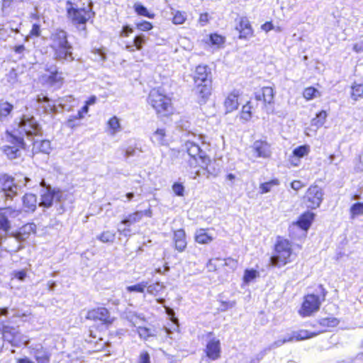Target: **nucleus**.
I'll return each instance as SVG.
<instances>
[{
	"instance_id": "nucleus-1",
	"label": "nucleus",
	"mask_w": 363,
	"mask_h": 363,
	"mask_svg": "<svg viewBox=\"0 0 363 363\" xmlns=\"http://www.w3.org/2000/svg\"><path fill=\"white\" fill-rule=\"evenodd\" d=\"M204 139L205 137L203 135H200L198 138L199 140H201L202 146H201L198 142L191 140H187L183 146L184 150L186 151L190 157L189 160V165L191 167L199 166L201 169L195 171L194 175L192 177L193 179H196L201 176L208 178L209 176V172L207 170V167L211 160L210 158L207 157L202 147L207 146Z\"/></svg>"
},
{
	"instance_id": "nucleus-2",
	"label": "nucleus",
	"mask_w": 363,
	"mask_h": 363,
	"mask_svg": "<svg viewBox=\"0 0 363 363\" xmlns=\"http://www.w3.org/2000/svg\"><path fill=\"white\" fill-rule=\"evenodd\" d=\"M50 46L54 52V59L62 62L74 60L72 45L67 40V33L62 29L53 30L50 36Z\"/></svg>"
},
{
	"instance_id": "nucleus-3",
	"label": "nucleus",
	"mask_w": 363,
	"mask_h": 363,
	"mask_svg": "<svg viewBox=\"0 0 363 363\" xmlns=\"http://www.w3.org/2000/svg\"><path fill=\"white\" fill-rule=\"evenodd\" d=\"M194 91L199 103H205L211 95V72L206 65H199L194 73Z\"/></svg>"
},
{
	"instance_id": "nucleus-4",
	"label": "nucleus",
	"mask_w": 363,
	"mask_h": 363,
	"mask_svg": "<svg viewBox=\"0 0 363 363\" xmlns=\"http://www.w3.org/2000/svg\"><path fill=\"white\" fill-rule=\"evenodd\" d=\"M67 16L74 24L82 25V29L86 30L85 23L95 15L93 11V2L89 1L83 7H75L74 4L67 1L66 3Z\"/></svg>"
},
{
	"instance_id": "nucleus-5",
	"label": "nucleus",
	"mask_w": 363,
	"mask_h": 363,
	"mask_svg": "<svg viewBox=\"0 0 363 363\" xmlns=\"http://www.w3.org/2000/svg\"><path fill=\"white\" fill-rule=\"evenodd\" d=\"M291 245L287 240H280L275 245V253L270 257L272 266L281 267L291 261Z\"/></svg>"
},
{
	"instance_id": "nucleus-6",
	"label": "nucleus",
	"mask_w": 363,
	"mask_h": 363,
	"mask_svg": "<svg viewBox=\"0 0 363 363\" xmlns=\"http://www.w3.org/2000/svg\"><path fill=\"white\" fill-rule=\"evenodd\" d=\"M147 101L157 114L167 116L172 112L171 99L158 89L150 92Z\"/></svg>"
},
{
	"instance_id": "nucleus-7",
	"label": "nucleus",
	"mask_w": 363,
	"mask_h": 363,
	"mask_svg": "<svg viewBox=\"0 0 363 363\" xmlns=\"http://www.w3.org/2000/svg\"><path fill=\"white\" fill-rule=\"evenodd\" d=\"M18 133L21 135H26L28 139L34 136L41 135L43 130L40 125L33 116H23L18 123Z\"/></svg>"
},
{
	"instance_id": "nucleus-8",
	"label": "nucleus",
	"mask_w": 363,
	"mask_h": 363,
	"mask_svg": "<svg viewBox=\"0 0 363 363\" xmlns=\"http://www.w3.org/2000/svg\"><path fill=\"white\" fill-rule=\"evenodd\" d=\"M6 141L8 144L3 145L1 149L7 158L14 160L21 157L22 150L25 148L23 138L8 133L6 135Z\"/></svg>"
},
{
	"instance_id": "nucleus-9",
	"label": "nucleus",
	"mask_w": 363,
	"mask_h": 363,
	"mask_svg": "<svg viewBox=\"0 0 363 363\" xmlns=\"http://www.w3.org/2000/svg\"><path fill=\"white\" fill-rule=\"evenodd\" d=\"M2 335L4 340L9 342L12 346L20 347L24 345L26 347H28L30 341L28 337L21 334L16 328L4 325Z\"/></svg>"
},
{
	"instance_id": "nucleus-10",
	"label": "nucleus",
	"mask_w": 363,
	"mask_h": 363,
	"mask_svg": "<svg viewBox=\"0 0 363 363\" xmlns=\"http://www.w3.org/2000/svg\"><path fill=\"white\" fill-rule=\"evenodd\" d=\"M20 189L21 186L15 184L12 177L8 175L0 177V199L11 201Z\"/></svg>"
},
{
	"instance_id": "nucleus-11",
	"label": "nucleus",
	"mask_w": 363,
	"mask_h": 363,
	"mask_svg": "<svg viewBox=\"0 0 363 363\" xmlns=\"http://www.w3.org/2000/svg\"><path fill=\"white\" fill-rule=\"evenodd\" d=\"M40 185L43 187L41 193V201L39 206L49 208L54 201L61 202L63 193L60 190L52 189L50 186H46L44 180H42Z\"/></svg>"
},
{
	"instance_id": "nucleus-12",
	"label": "nucleus",
	"mask_w": 363,
	"mask_h": 363,
	"mask_svg": "<svg viewBox=\"0 0 363 363\" xmlns=\"http://www.w3.org/2000/svg\"><path fill=\"white\" fill-rule=\"evenodd\" d=\"M320 303L321 301L318 295L308 294L305 296L298 313L303 317L310 316L319 310Z\"/></svg>"
},
{
	"instance_id": "nucleus-13",
	"label": "nucleus",
	"mask_w": 363,
	"mask_h": 363,
	"mask_svg": "<svg viewBox=\"0 0 363 363\" xmlns=\"http://www.w3.org/2000/svg\"><path fill=\"white\" fill-rule=\"evenodd\" d=\"M33 106L40 114H53L58 111L55 104L47 96L43 94H39L36 96Z\"/></svg>"
},
{
	"instance_id": "nucleus-14",
	"label": "nucleus",
	"mask_w": 363,
	"mask_h": 363,
	"mask_svg": "<svg viewBox=\"0 0 363 363\" xmlns=\"http://www.w3.org/2000/svg\"><path fill=\"white\" fill-rule=\"evenodd\" d=\"M323 196L322 189L318 186L309 187L305 196L308 208L315 209L319 207L323 200Z\"/></svg>"
},
{
	"instance_id": "nucleus-15",
	"label": "nucleus",
	"mask_w": 363,
	"mask_h": 363,
	"mask_svg": "<svg viewBox=\"0 0 363 363\" xmlns=\"http://www.w3.org/2000/svg\"><path fill=\"white\" fill-rule=\"evenodd\" d=\"M212 333L208 334L209 340L207 341L205 352L208 358L215 361L220 357L221 347L220 340L215 337H211Z\"/></svg>"
},
{
	"instance_id": "nucleus-16",
	"label": "nucleus",
	"mask_w": 363,
	"mask_h": 363,
	"mask_svg": "<svg viewBox=\"0 0 363 363\" xmlns=\"http://www.w3.org/2000/svg\"><path fill=\"white\" fill-rule=\"evenodd\" d=\"M48 74L42 76V82L55 88H60L63 83L62 73L57 72L55 67L47 69Z\"/></svg>"
},
{
	"instance_id": "nucleus-17",
	"label": "nucleus",
	"mask_w": 363,
	"mask_h": 363,
	"mask_svg": "<svg viewBox=\"0 0 363 363\" xmlns=\"http://www.w3.org/2000/svg\"><path fill=\"white\" fill-rule=\"evenodd\" d=\"M86 318L92 320H100L106 324H111L113 321L110 318L108 311L103 307L89 311Z\"/></svg>"
},
{
	"instance_id": "nucleus-18",
	"label": "nucleus",
	"mask_w": 363,
	"mask_h": 363,
	"mask_svg": "<svg viewBox=\"0 0 363 363\" xmlns=\"http://www.w3.org/2000/svg\"><path fill=\"white\" fill-rule=\"evenodd\" d=\"M19 213L18 211L13 210L9 207L1 208L0 210V230L6 233L10 228L9 218H15Z\"/></svg>"
},
{
	"instance_id": "nucleus-19",
	"label": "nucleus",
	"mask_w": 363,
	"mask_h": 363,
	"mask_svg": "<svg viewBox=\"0 0 363 363\" xmlns=\"http://www.w3.org/2000/svg\"><path fill=\"white\" fill-rule=\"evenodd\" d=\"M252 150L256 157L268 158L272 153L270 145L264 140L255 141Z\"/></svg>"
},
{
	"instance_id": "nucleus-20",
	"label": "nucleus",
	"mask_w": 363,
	"mask_h": 363,
	"mask_svg": "<svg viewBox=\"0 0 363 363\" xmlns=\"http://www.w3.org/2000/svg\"><path fill=\"white\" fill-rule=\"evenodd\" d=\"M313 218L314 214L313 213L307 212L303 213L296 223H294L290 226V231H292L296 228H299L302 230L306 231L310 228Z\"/></svg>"
},
{
	"instance_id": "nucleus-21",
	"label": "nucleus",
	"mask_w": 363,
	"mask_h": 363,
	"mask_svg": "<svg viewBox=\"0 0 363 363\" xmlns=\"http://www.w3.org/2000/svg\"><path fill=\"white\" fill-rule=\"evenodd\" d=\"M236 30L240 33V38L247 39L253 35V30L250 21L245 17L240 18L239 25L236 26Z\"/></svg>"
},
{
	"instance_id": "nucleus-22",
	"label": "nucleus",
	"mask_w": 363,
	"mask_h": 363,
	"mask_svg": "<svg viewBox=\"0 0 363 363\" xmlns=\"http://www.w3.org/2000/svg\"><path fill=\"white\" fill-rule=\"evenodd\" d=\"M240 96V92L238 90H233L228 94L224 101V106L226 113H230L238 108L239 102L238 98Z\"/></svg>"
},
{
	"instance_id": "nucleus-23",
	"label": "nucleus",
	"mask_w": 363,
	"mask_h": 363,
	"mask_svg": "<svg viewBox=\"0 0 363 363\" xmlns=\"http://www.w3.org/2000/svg\"><path fill=\"white\" fill-rule=\"evenodd\" d=\"M274 90L272 87H263L259 91L255 93L257 101H263L265 104H271L274 101Z\"/></svg>"
},
{
	"instance_id": "nucleus-24",
	"label": "nucleus",
	"mask_w": 363,
	"mask_h": 363,
	"mask_svg": "<svg viewBox=\"0 0 363 363\" xmlns=\"http://www.w3.org/2000/svg\"><path fill=\"white\" fill-rule=\"evenodd\" d=\"M185 232L183 229L176 230L174 233L175 248L179 252H183L186 247Z\"/></svg>"
},
{
	"instance_id": "nucleus-25",
	"label": "nucleus",
	"mask_w": 363,
	"mask_h": 363,
	"mask_svg": "<svg viewBox=\"0 0 363 363\" xmlns=\"http://www.w3.org/2000/svg\"><path fill=\"white\" fill-rule=\"evenodd\" d=\"M151 141L157 146L167 145L168 140L165 130L163 128L157 129L151 136Z\"/></svg>"
},
{
	"instance_id": "nucleus-26",
	"label": "nucleus",
	"mask_w": 363,
	"mask_h": 363,
	"mask_svg": "<svg viewBox=\"0 0 363 363\" xmlns=\"http://www.w3.org/2000/svg\"><path fill=\"white\" fill-rule=\"evenodd\" d=\"M13 106L4 100H0V121H8L11 118Z\"/></svg>"
},
{
	"instance_id": "nucleus-27",
	"label": "nucleus",
	"mask_w": 363,
	"mask_h": 363,
	"mask_svg": "<svg viewBox=\"0 0 363 363\" xmlns=\"http://www.w3.org/2000/svg\"><path fill=\"white\" fill-rule=\"evenodd\" d=\"M37 197L33 194H26L23 197V208L26 212L35 211L37 206Z\"/></svg>"
},
{
	"instance_id": "nucleus-28",
	"label": "nucleus",
	"mask_w": 363,
	"mask_h": 363,
	"mask_svg": "<svg viewBox=\"0 0 363 363\" xmlns=\"http://www.w3.org/2000/svg\"><path fill=\"white\" fill-rule=\"evenodd\" d=\"M52 150L50 141L48 140H43L40 141H35L33 143V152H42L43 154H50Z\"/></svg>"
},
{
	"instance_id": "nucleus-29",
	"label": "nucleus",
	"mask_w": 363,
	"mask_h": 363,
	"mask_svg": "<svg viewBox=\"0 0 363 363\" xmlns=\"http://www.w3.org/2000/svg\"><path fill=\"white\" fill-rule=\"evenodd\" d=\"M213 240V235L208 233L206 229L200 228L195 233V240L199 244H208Z\"/></svg>"
},
{
	"instance_id": "nucleus-30",
	"label": "nucleus",
	"mask_w": 363,
	"mask_h": 363,
	"mask_svg": "<svg viewBox=\"0 0 363 363\" xmlns=\"http://www.w3.org/2000/svg\"><path fill=\"white\" fill-rule=\"evenodd\" d=\"M143 218L142 211H136L135 213L129 214L124 219H123L120 225H124L125 226H130L131 225L136 223L141 220Z\"/></svg>"
},
{
	"instance_id": "nucleus-31",
	"label": "nucleus",
	"mask_w": 363,
	"mask_h": 363,
	"mask_svg": "<svg viewBox=\"0 0 363 363\" xmlns=\"http://www.w3.org/2000/svg\"><path fill=\"white\" fill-rule=\"evenodd\" d=\"M145 42V35L143 34L138 35L134 38L133 44L125 45V49L129 52H134L135 50H140Z\"/></svg>"
},
{
	"instance_id": "nucleus-32",
	"label": "nucleus",
	"mask_w": 363,
	"mask_h": 363,
	"mask_svg": "<svg viewBox=\"0 0 363 363\" xmlns=\"http://www.w3.org/2000/svg\"><path fill=\"white\" fill-rule=\"evenodd\" d=\"M124 318L131 324L132 326H139L144 322V318L133 311H126L124 313Z\"/></svg>"
},
{
	"instance_id": "nucleus-33",
	"label": "nucleus",
	"mask_w": 363,
	"mask_h": 363,
	"mask_svg": "<svg viewBox=\"0 0 363 363\" xmlns=\"http://www.w3.org/2000/svg\"><path fill=\"white\" fill-rule=\"evenodd\" d=\"M317 335H318V333H311L306 330H301L298 331L293 332L292 334L290 335V336H291V340L293 342L294 340H296V341L303 340L314 337Z\"/></svg>"
},
{
	"instance_id": "nucleus-34",
	"label": "nucleus",
	"mask_w": 363,
	"mask_h": 363,
	"mask_svg": "<svg viewBox=\"0 0 363 363\" xmlns=\"http://www.w3.org/2000/svg\"><path fill=\"white\" fill-rule=\"evenodd\" d=\"M107 126L108 132L111 135H115L121 130L119 119L116 116H113L108 120Z\"/></svg>"
},
{
	"instance_id": "nucleus-35",
	"label": "nucleus",
	"mask_w": 363,
	"mask_h": 363,
	"mask_svg": "<svg viewBox=\"0 0 363 363\" xmlns=\"http://www.w3.org/2000/svg\"><path fill=\"white\" fill-rule=\"evenodd\" d=\"M309 152H310V147L306 145L298 146V147H296L293 150V155H294L296 162H294L293 160H291V163L294 165H298V159L307 155L309 153Z\"/></svg>"
},
{
	"instance_id": "nucleus-36",
	"label": "nucleus",
	"mask_w": 363,
	"mask_h": 363,
	"mask_svg": "<svg viewBox=\"0 0 363 363\" xmlns=\"http://www.w3.org/2000/svg\"><path fill=\"white\" fill-rule=\"evenodd\" d=\"M116 233L114 230H104L96 236V239L103 243H113L115 241Z\"/></svg>"
},
{
	"instance_id": "nucleus-37",
	"label": "nucleus",
	"mask_w": 363,
	"mask_h": 363,
	"mask_svg": "<svg viewBox=\"0 0 363 363\" xmlns=\"http://www.w3.org/2000/svg\"><path fill=\"white\" fill-rule=\"evenodd\" d=\"M351 98L354 101H357L359 98H363V82H354L351 86Z\"/></svg>"
},
{
	"instance_id": "nucleus-38",
	"label": "nucleus",
	"mask_w": 363,
	"mask_h": 363,
	"mask_svg": "<svg viewBox=\"0 0 363 363\" xmlns=\"http://www.w3.org/2000/svg\"><path fill=\"white\" fill-rule=\"evenodd\" d=\"M327 117V113L325 111H321L316 114V116L311 121V125L315 127L316 129L320 128L325 123Z\"/></svg>"
},
{
	"instance_id": "nucleus-39",
	"label": "nucleus",
	"mask_w": 363,
	"mask_h": 363,
	"mask_svg": "<svg viewBox=\"0 0 363 363\" xmlns=\"http://www.w3.org/2000/svg\"><path fill=\"white\" fill-rule=\"evenodd\" d=\"M165 288L163 283L157 281L154 284H149L147 282V286L146 287L147 292L153 296H157L159 293Z\"/></svg>"
},
{
	"instance_id": "nucleus-40",
	"label": "nucleus",
	"mask_w": 363,
	"mask_h": 363,
	"mask_svg": "<svg viewBox=\"0 0 363 363\" xmlns=\"http://www.w3.org/2000/svg\"><path fill=\"white\" fill-rule=\"evenodd\" d=\"M135 11L137 13L138 15L143 16L147 17L149 18H154L155 14L150 13L146 7H145L143 5H142L139 2L135 3L133 6Z\"/></svg>"
},
{
	"instance_id": "nucleus-41",
	"label": "nucleus",
	"mask_w": 363,
	"mask_h": 363,
	"mask_svg": "<svg viewBox=\"0 0 363 363\" xmlns=\"http://www.w3.org/2000/svg\"><path fill=\"white\" fill-rule=\"evenodd\" d=\"M279 184V182L276 179L267 182L262 183L259 186V193L262 194L268 193L271 191L272 187L278 186Z\"/></svg>"
},
{
	"instance_id": "nucleus-42",
	"label": "nucleus",
	"mask_w": 363,
	"mask_h": 363,
	"mask_svg": "<svg viewBox=\"0 0 363 363\" xmlns=\"http://www.w3.org/2000/svg\"><path fill=\"white\" fill-rule=\"evenodd\" d=\"M147 286V281H142L135 285L127 286L126 291L128 292L144 293Z\"/></svg>"
},
{
	"instance_id": "nucleus-43",
	"label": "nucleus",
	"mask_w": 363,
	"mask_h": 363,
	"mask_svg": "<svg viewBox=\"0 0 363 363\" xmlns=\"http://www.w3.org/2000/svg\"><path fill=\"white\" fill-rule=\"evenodd\" d=\"M33 356L37 363L40 362V360H45V359L50 360V355L40 345H39V348L35 350Z\"/></svg>"
},
{
	"instance_id": "nucleus-44",
	"label": "nucleus",
	"mask_w": 363,
	"mask_h": 363,
	"mask_svg": "<svg viewBox=\"0 0 363 363\" xmlns=\"http://www.w3.org/2000/svg\"><path fill=\"white\" fill-rule=\"evenodd\" d=\"M339 320L334 317L321 318L319 324L324 328L335 327L338 325Z\"/></svg>"
},
{
	"instance_id": "nucleus-45",
	"label": "nucleus",
	"mask_w": 363,
	"mask_h": 363,
	"mask_svg": "<svg viewBox=\"0 0 363 363\" xmlns=\"http://www.w3.org/2000/svg\"><path fill=\"white\" fill-rule=\"evenodd\" d=\"M351 218L363 215V203H355L350 208Z\"/></svg>"
},
{
	"instance_id": "nucleus-46",
	"label": "nucleus",
	"mask_w": 363,
	"mask_h": 363,
	"mask_svg": "<svg viewBox=\"0 0 363 363\" xmlns=\"http://www.w3.org/2000/svg\"><path fill=\"white\" fill-rule=\"evenodd\" d=\"M303 96L306 100H311L320 96V94L319 91L316 89L310 86L304 89Z\"/></svg>"
},
{
	"instance_id": "nucleus-47",
	"label": "nucleus",
	"mask_w": 363,
	"mask_h": 363,
	"mask_svg": "<svg viewBox=\"0 0 363 363\" xmlns=\"http://www.w3.org/2000/svg\"><path fill=\"white\" fill-rule=\"evenodd\" d=\"M174 14L172 22L176 25L183 24L186 20V15L185 12H182L179 11H175V13H172Z\"/></svg>"
},
{
	"instance_id": "nucleus-48",
	"label": "nucleus",
	"mask_w": 363,
	"mask_h": 363,
	"mask_svg": "<svg viewBox=\"0 0 363 363\" xmlns=\"http://www.w3.org/2000/svg\"><path fill=\"white\" fill-rule=\"evenodd\" d=\"M36 231V225L33 223H27L24 225L20 230L19 234L20 235H30L31 233H35Z\"/></svg>"
},
{
	"instance_id": "nucleus-49",
	"label": "nucleus",
	"mask_w": 363,
	"mask_h": 363,
	"mask_svg": "<svg viewBox=\"0 0 363 363\" xmlns=\"http://www.w3.org/2000/svg\"><path fill=\"white\" fill-rule=\"evenodd\" d=\"M292 342L291 337L290 335H287L284 337L279 339V340H276L275 342H274L273 343H272L269 346L268 349L273 350V349L277 348L279 347H281L284 344H285L286 342Z\"/></svg>"
},
{
	"instance_id": "nucleus-50",
	"label": "nucleus",
	"mask_w": 363,
	"mask_h": 363,
	"mask_svg": "<svg viewBox=\"0 0 363 363\" xmlns=\"http://www.w3.org/2000/svg\"><path fill=\"white\" fill-rule=\"evenodd\" d=\"M258 275V272L255 269H246L243 277L244 281L245 283H249L255 279Z\"/></svg>"
},
{
	"instance_id": "nucleus-51",
	"label": "nucleus",
	"mask_w": 363,
	"mask_h": 363,
	"mask_svg": "<svg viewBox=\"0 0 363 363\" xmlns=\"http://www.w3.org/2000/svg\"><path fill=\"white\" fill-rule=\"evenodd\" d=\"M91 58L97 62H103L106 60L105 52L100 49H95L91 51Z\"/></svg>"
},
{
	"instance_id": "nucleus-52",
	"label": "nucleus",
	"mask_w": 363,
	"mask_h": 363,
	"mask_svg": "<svg viewBox=\"0 0 363 363\" xmlns=\"http://www.w3.org/2000/svg\"><path fill=\"white\" fill-rule=\"evenodd\" d=\"M251 106H250V102H248L246 105L242 106L240 118L242 120L247 121L251 118Z\"/></svg>"
},
{
	"instance_id": "nucleus-53",
	"label": "nucleus",
	"mask_w": 363,
	"mask_h": 363,
	"mask_svg": "<svg viewBox=\"0 0 363 363\" xmlns=\"http://www.w3.org/2000/svg\"><path fill=\"white\" fill-rule=\"evenodd\" d=\"M354 165L356 172H363V151L354 160Z\"/></svg>"
},
{
	"instance_id": "nucleus-54",
	"label": "nucleus",
	"mask_w": 363,
	"mask_h": 363,
	"mask_svg": "<svg viewBox=\"0 0 363 363\" xmlns=\"http://www.w3.org/2000/svg\"><path fill=\"white\" fill-rule=\"evenodd\" d=\"M210 41L212 45L220 46L224 43V38L216 33L210 35Z\"/></svg>"
},
{
	"instance_id": "nucleus-55",
	"label": "nucleus",
	"mask_w": 363,
	"mask_h": 363,
	"mask_svg": "<svg viewBox=\"0 0 363 363\" xmlns=\"http://www.w3.org/2000/svg\"><path fill=\"white\" fill-rule=\"evenodd\" d=\"M172 190L175 195L178 196H184V186L182 184L179 182H175L172 185Z\"/></svg>"
},
{
	"instance_id": "nucleus-56",
	"label": "nucleus",
	"mask_w": 363,
	"mask_h": 363,
	"mask_svg": "<svg viewBox=\"0 0 363 363\" xmlns=\"http://www.w3.org/2000/svg\"><path fill=\"white\" fill-rule=\"evenodd\" d=\"M136 27L141 31H148L152 28V25L148 21H143L140 23H136Z\"/></svg>"
},
{
	"instance_id": "nucleus-57",
	"label": "nucleus",
	"mask_w": 363,
	"mask_h": 363,
	"mask_svg": "<svg viewBox=\"0 0 363 363\" xmlns=\"http://www.w3.org/2000/svg\"><path fill=\"white\" fill-rule=\"evenodd\" d=\"M138 333L139 336L145 340L151 336L150 329L145 327H141L140 325L138 327Z\"/></svg>"
},
{
	"instance_id": "nucleus-58",
	"label": "nucleus",
	"mask_w": 363,
	"mask_h": 363,
	"mask_svg": "<svg viewBox=\"0 0 363 363\" xmlns=\"http://www.w3.org/2000/svg\"><path fill=\"white\" fill-rule=\"evenodd\" d=\"M137 155V148L135 147L129 146L125 150V157L126 158Z\"/></svg>"
},
{
	"instance_id": "nucleus-59",
	"label": "nucleus",
	"mask_w": 363,
	"mask_h": 363,
	"mask_svg": "<svg viewBox=\"0 0 363 363\" xmlns=\"http://www.w3.org/2000/svg\"><path fill=\"white\" fill-rule=\"evenodd\" d=\"M14 52L18 55V58L21 59L24 55L26 48L23 45H15L13 48Z\"/></svg>"
},
{
	"instance_id": "nucleus-60",
	"label": "nucleus",
	"mask_w": 363,
	"mask_h": 363,
	"mask_svg": "<svg viewBox=\"0 0 363 363\" xmlns=\"http://www.w3.org/2000/svg\"><path fill=\"white\" fill-rule=\"evenodd\" d=\"M121 225L120 223L118 225V232L125 237H130L131 235V230L129 228V226L122 228Z\"/></svg>"
},
{
	"instance_id": "nucleus-61",
	"label": "nucleus",
	"mask_w": 363,
	"mask_h": 363,
	"mask_svg": "<svg viewBox=\"0 0 363 363\" xmlns=\"http://www.w3.org/2000/svg\"><path fill=\"white\" fill-rule=\"evenodd\" d=\"M133 32V29L128 25L124 26L121 31V37H128L130 33Z\"/></svg>"
},
{
	"instance_id": "nucleus-62",
	"label": "nucleus",
	"mask_w": 363,
	"mask_h": 363,
	"mask_svg": "<svg viewBox=\"0 0 363 363\" xmlns=\"http://www.w3.org/2000/svg\"><path fill=\"white\" fill-rule=\"evenodd\" d=\"M138 363H151L150 355L147 352H141Z\"/></svg>"
},
{
	"instance_id": "nucleus-63",
	"label": "nucleus",
	"mask_w": 363,
	"mask_h": 363,
	"mask_svg": "<svg viewBox=\"0 0 363 363\" xmlns=\"http://www.w3.org/2000/svg\"><path fill=\"white\" fill-rule=\"evenodd\" d=\"M30 34L31 35H34V36H36V37H38L40 36V27L39 25L38 24H33V27H32V29L30 32Z\"/></svg>"
},
{
	"instance_id": "nucleus-64",
	"label": "nucleus",
	"mask_w": 363,
	"mask_h": 363,
	"mask_svg": "<svg viewBox=\"0 0 363 363\" xmlns=\"http://www.w3.org/2000/svg\"><path fill=\"white\" fill-rule=\"evenodd\" d=\"M265 353L264 352H262L259 353L255 357L252 358L249 362L246 363H259L261 359L264 357Z\"/></svg>"
}]
</instances>
